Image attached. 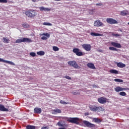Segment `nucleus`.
<instances>
[{"instance_id": "obj_1", "label": "nucleus", "mask_w": 129, "mask_h": 129, "mask_svg": "<svg viewBox=\"0 0 129 129\" xmlns=\"http://www.w3.org/2000/svg\"><path fill=\"white\" fill-rule=\"evenodd\" d=\"M64 119H67V121L71 123H75V124H79L80 119L78 117H64Z\"/></svg>"}, {"instance_id": "obj_2", "label": "nucleus", "mask_w": 129, "mask_h": 129, "mask_svg": "<svg viewBox=\"0 0 129 129\" xmlns=\"http://www.w3.org/2000/svg\"><path fill=\"white\" fill-rule=\"evenodd\" d=\"M25 15L28 18H35L37 16V12L34 10H29L25 12Z\"/></svg>"}, {"instance_id": "obj_3", "label": "nucleus", "mask_w": 129, "mask_h": 129, "mask_svg": "<svg viewBox=\"0 0 129 129\" xmlns=\"http://www.w3.org/2000/svg\"><path fill=\"white\" fill-rule=\"evenodd\" d=\"M90 108L92 111H104V109H103V108L100 106H97L96 105H93L90 107Z\"/></svg>"}, {"instance_id": "obj_4", "label": "nucleus", "mask_w": 129, "mask_h": 129, "mask_svg": "<svg viewBox=\"0 0 129 129\" xmlns=\"http://www.w3.org/2000/svg\"><path fill=\"white\" fill-rule=\"evenodd\" d=\"M68 64H69V66H71L72 67L75 68V69H80V66L77 64V62L75 60L69 61L68 62Z\"/></svg>"}, {"instance_id": "obj_5", "label": "nucleus", "mask_w": 129, "mask_h": 129, "mask_svg": "<svg viewBox=\"0 0 129 129\" xmlns=\"http://www.w3.org/2000/svg\"><path fill=\"white\" fill-rule=\"evenodd\" d=\"M31 42H32V40H31V39L28 38H23L22 39H18L16 41L15 43H31Z\"/></svg>"}, {"instance_id": "obj_6", "label": "nucleus", "mask_w": 129, "mask_h": 129, "mask_svg": "<svg viewBox=\"0 0 129 129\" xmlns=\"http://www.w3.org/2000/svg\"><path fill=\"white\" fill-rule=\"evenodd\" d=\"M107 98H105V97H101L98 98V102L101 104H104L106 102H107Z\"/></svg>"}, {"instance_id": "obj_7", "label": "nucleus", "mask_w": 129, "mask_h": 129, "mask_svg": "<svg viewBox=\"0 0 129 129\" xmlns=\"http://www.w3.org/2000/svg\"><path fill=\"white\" fill-rule=\"evenodd\" d=\"M106 22L108 24H109L110 25H113L115 24H118L117 21L113 19V18H107L106 19Z\"/></svg>"}, {"instance_id": "obj_8", "label": "nucleus", "mask_w": 129, "mask_h": 129, "mask_svg": "<svg viewBox=\"0 0 129 129\" xmlns=\"http://www.w3.org/2000/svg\"><path fill=\"white\" fill-rule=\"evenodd\" d=\"M83 123H84V124L86 125V126L87 127H90V128L95 127V124H92V123H90V122H89L88 121L84 120L83 121Z\"/></svg>"}, {"instance_id": "obj_9", "label": "nucleus", "mask_w": 129, "mask_h": 129, "mask_svg": "<svg viewBox=\"0 0 129 129\" xmlns=\"http://www.w3.org/2000/svg\"><path fill=\"white\" fill-rule=\"evenodd\" d=\"M80 51V50L79 48H74L73 49V53H76L77 56H83V53Z\"/></svg>"}, {"instance_id": "obj_10", "label": "nucleus", "mask_w": 129, "mask_h": 129, "mask_svg": "<svg viewBox=\"0 0 129 129\" xmlns=\"http://www.w3.org/2000/svg\"><path fill=\"white\" fill-rule=\"evenodd\" d=\"M82 46L86 51H89L91 50V45L89 44H84Z\"/></svg>"}, {"instance_id": "obj_11", "label": "nucleus", "mask_w": 129, "mask_h": 129, "mask_svg": "<svg viewBox=\"0 0 129 129\" xmlns=\"http://www.w3.org/2000/svg\"><path fill=\"white\" fill-rule=\"evenodd\" d=\"M94 26L95 27H102L104 26V24L100 20H96L94 23Z\"/></svg>"}, {"instance_id": "obj_12", "label": "nucleus", "mask_w": 129, "mask_h": 129, "mask_svg": "<svg viewBox=\"0 0 129 129\" xmlns=\"http://www.w3.org/2000/svg\"><path fill=\"white\" fill-rule=\"evenodd\" d=\"M114 90L115 91H116V92H119L120 91H123L124 90H129V89L121 88L119 86H117L114 88Z\"/></svg>"}, {"instance_id": "obj_13", "label": "nucleus", "mask_w": 129, "mask_h": 129, "mask_svg": "<svg viewBox=\"0 0 129 129\" xmlns=\"http://www.w3.org/2000/svg\"><path fill=\"white\" fill-rule=\"evenodd\" d=\"M40 36H43L41 37V40H47L48 38H50V34L49 33H43L40 34Z\"/></svg>"}, {"instance_id": "obj_14", "label": "nucleus", "mask_w": 129, "mask_h": 129, "mask_svg": "<svg viewBox=\"0 0 129 129\" xmlns=\"http://www.w3.org/2000/svg\"><path fill=\"white\" fill-rule=\"evenodd\" d=\"M0 62H3V63H7L8 64H10V65L15 66V63H14L13 61L6 60L1 58H0Z\"/></svg>"}, {"instance_id": "obj_15", "label": "nucleus", "mask_w": 129, "mask_h": 129, "mask_svg": "<svg viewBox=\"0 0 129 129\" xmlns=\"http://www.w3.org/2000/svg\"><path fill=\"white\" fill-rule=\"evenodd\" d=\"M111 45L115 48H121V45L117 42H111Z\"/></svg>"}, {"instance_id": "obj_16", "label": "nucleus", "mask_w": 129, "mask_h": 129, "mask_svg": "<svg viewBox=\"0 0 129 129\" xmlns=\"http://www.w3.org/2000/svg\"><path fill=\"white\" fill-rule=\"evenodd\" d=\"M39 9L41 12H50L51 11V9H49V8H44V7H39Z\"/></svg>"}, {"instance_id": "obj_17", "label": "nucleus", "mask_w": 129, "mask_h": 129, "mask_svg": "<svg viewBox=\"0 0 129 129\" xmlns=\"http://www.w3.org/2000/svg\"><path fill=\"white\" fill-rule=\"evenodd\" d=\"M34 113H37L38 114H40L42 112V109L39 107H35L34 109Z\"/></svg>"}, {"instance_id": "obj_18", "label": "nucleus", "mask_w": 129, "mask_h": 129, "mask_svg": "<svg viewBox=\"0 0 129 129\" xmlns=\"http://www.w3.org/2000/svg\"><path fill=\"white\" fill-rule=\"evenodd\" d=\"M57 125L60 127H67L68 125L66 123H63L60 121H58L57 123Z\"/></svg>"}, {"instance_id": "obj_19", "label": "nucleus", "mask_w": 129, "mask_h": 129, "mask_svg": "<svg viewBox=\"0 0 129 129\" xmlns=\"http://www.w3.org/2000/svg\"><path fill=\"white\" fill-rule=\"evenodd\" d=\"M0 111H9V109L5 107L4 105L0 104Z\"/></svg>"}, {"instance_id": "obj_20", "label": "nucleus", "mask_w": 129, "mask_h": 129, "mask_svg": "<svg viewBox=\"0 0 129 129\" xmlns=\"http://www.w3.org/2000/svg\"><path fill=\"white\" fill-rule=\"evenodd\" d=\"M87 67L90 68V69H96L95 66H94V64L92 63H88L87 64Z\"/></svg>"}, {"instance_id": "obj_21", "label": "nucleus", "mask_w": 129, "mask_h": 129, "mask_svg": "<svg viewBox=\"0 0 129 129\" xmlns=\"http://www.w3.org/2000/svg\"><path fill=\"white\" fill-rule=\"evenodd\" d=\"M117 67H119V68H124V67H125V64L123 63L122 62H118L117 63Z\"/></svg>"}, {"instance_id": "obj_22", "label": "nucleus", "mask_w": 129, "mask_h": 129, "mask_svg": "<svg viewBox=\"0 0 129 129\" xmlns=\"http://www.w3.org/2000/svg\"><path fill=\"white\" fill-rule=\"evenodd\" d=\"M109 73L111 74H118V72L117 70L113 69L110 70Z\"/></svg>"}, {"instance_id": "obj_23", "label": "nucleus", "mask_w": 129, "mask_h": 129, "mask_svg": "<svg viewBox=\"0 0 129 129\" xmlns=\"http://www.w3.org/2000/svg\"><path fill=\"white\" fill-rule=\"evenodd\" d=\"M62 111L59 109H55L54 110H52V113H61Z\"/></svg>"}, {"instance_id": "obj_24", "label": "nucleus", "mask_w": 129, "mask_h": 129, "mask_svg": "<svg viewBox=\"0 0 129 129\" xmlns=\"http://www.w3.org/2000/svg\"><path fill=\"white\" fill-rule=\"evenodd\" d=\"M128 14V12L126 11H122L120 12L121 16H127Z\"/></svg>"}, {"instance_id": "obj_25", "label": "nucleus", "mask_w": 129, "mask_h": 129, "mask_svg": "<svg viewBox=\"0 0 129 129\" xmlns=\"http://www.w3.org/2000/svg\"><path fill=\"white\" fill-rule=\"evenodd\" d=\"M26 127V129H36V126L32 125H27Z\"/></svg>"}, {"instance_id": "obj_26", "label": "nucleus", "mask_w": 129, "mask_h": 129, "mask_svg": "<svg viewBox=\"0 0 129 129\" xmlns=\"http://www.w3.org/2000/svg\"><path fill=\"white\" fill-rule=\"evenodd\" d=\"M90 34H91V36H95V37L99 36H102V34H100L99 33H95L94 32H91Z\"/></svg>"}, {"instance_id": "obj_27", "label": "nucleus", "mask_w": 129, "mask_h": 129, "mask_svg": "<svg viewBox=\"0 0 129 129\" xmlns=\"http://www.w3.org/2000/svg\"><path fill=\"white\" fill-rule=\"evenodd\" d=\"M37 55H39V56H44V55H45V52L40 50L39 51H37Z\"/></svg>"}, {"instance_id": "obj_28", "label": "nucleus", "mask_w": 129, "mask_h": 129, "mask_svg": "<svg viewBox=\"0 0 129 129\" xmlns=\"http://www.w3.org/2000/svg\"><path fill=\"white\" fill-rule=\"evenodd\" d=\"M93 120L94 121V122H101V120L98 118H94Z\"/></svg>"}, {"instance_id": "obj_29", "label": "nucleus", "mask_w": 129, "mask_h": 129, "mask_svg": "<svg viewBox=\"0 0 129 129\" xmlns=\"http://www.w3.org/2000/svg\"><path fill=\"white\" fill-rule=\"evenodd\" d=\"M3 40H4V41H3L4 43H9L10 40H9V39H8L6 37H3Z\"/></svg>"}, {"instance_id": "obj_30", "label": "nucleus", "mask_w": 129, "mask_h": 129, "mask_svg": "<svg viewBox=\"0 0 129 129\" xmlns=\"http://www.w3.org/2000/svg\"><path fill=\"white\" fill-rule=\"evenodd\" d=\"M109 49L110 50V51H118L117 48L113 47H109Z\"/></svg>"}, {"instance_id": "obj_31", "label": "nucleus", "mask_w": 129, "mask_h": 129, "mask_svg": "<svg viewBox=\"0 0 129 129\" xmlns=\"http://www.w3.org/2000/svg\"><path fill=\"white\" fill-rule=\"evenodd\" d=\"M114 81H115V82H121V83L123 82V80L119 79H115L114 80Z\"/></svg>"}, {"instance_id": "obj_32", "label": "nucleus", "mask_w": 129, "mask_h": 129, "mask_svg": "<svg viewBox=\"0 0 129 129\" xmlns=\"http://www.w3.org/2000/svg\"><path fill=\"white\" fill-rule=\"evenodd\" d=\"M119 95H121V96H126V93L124 92H121L119 93Z\"/></svg>"}, {"instance_id": "obj_33", "label": "nucleus", "mask_w": 129, "mask_h": 129, "mask_svg": "<svg viewBox=\"0 0 129 129\" xmlns=\"http://www.w3.org/2000/svg\"><path fill=\"white\" fill-rule=\"evenodd\" d=\"M43 25H44V26H52L51 23L48 22H44Z\"/></svg>"}, {"instance_id": "obj_34", "label": "nucleus", "mask_w": 129, "mask_h": 129, "mask_svg": "<svg viewBox=\"0 0 129 129\" xmlns=\"http://www.w3.org/2000/svg\"><path fill=\"white\" fill-rule=\"evenodd\" d=\"M111 35L113 36V37H120V35L118 34L112 33Z\"/></svg>"}, {"instance_id": "obj_35", "label": "nucleus", "mask_w": 129, "mask_h": 129, "mask_svg": "<svg viewBox=\"0 0 129 129\" xmlns=\"http://www.w3.org/2000/svg\"><path fill=\"white\" fill-rule=\"evenodd\" d=\"M53 51H59V48H58V47L57 46H53Z\"/></svg>"}, {"instance_id": "obj_36", "label": "nucleus", "mask_w": 129, "mask_h": 129, "mask_svg": "<svg viewBox=\"0 0 129 129\" xmlns=\"http://www.w3.org/2000/svg\"><path fill=\"white\" fill-rule=\"evenodd\" d=\"M8 0H0V3L1 4H7Z\"/></svg>"}, {"instance_id": "obj_37", "label": "nucleus", "mask_w": 129, "mask_h": 129, "mask_svg": "<svg viewBox=\"0 0 129 129\" xmlns=\"http://www.w3.org/2000/svg\"><path fill=\"white\" fill-rule=\"evenodd\" d=\"M22 27H23V28H28V27H29V25L27 23H24L22 24Z\"/></svg>"}, {"instance_id": "obj_38", "label": "nucleus", "mask_w": 129, "mask_h": 129, "mask_svg": "<svg viewBox=\"0 0 129 129\" xmlns=\"http://www.w3.org/2000/svg\"><path fill=\"white\" fill-rule=\"evenodd\" d=\"M72 94H73L74 95H78V94H80V92H79L78 91H77V92H72Z\"/></svg>"}, {"instance_id": "obj_39", "label": "nucleus", "mask_w": 129, "mask_h": 129, "mask_svg": "<svg viewBox=\"0 0 129 129\" xmlns=\"http://www.w3.org/2000/svg\"><path fill=\"white\" fill-rule=\"evenodd\" d=\"M60 103H61V104H63V105L68 104V103H66V102L62 100L60 101Z\"/></svg>"}, {"instance_id": "obj_40", "label": "nucleus", "mask_w": 129, "mask_h": 129, "mask_svg": "<svg viewBox=\"0 0 129 129\" xmlns=\"http://www.w3.org/2000/svg\"><path fill=\"white\" fill-rule=\"evenodd\" d=\"M63 78L68 79V80H71V77H70L69 76H66L65 77H63Z\"/></svg>"}, {"instance_id": "obj_41", "label": "nucleus", "mask_w": 129, "mask_h": 129, "mask_svg": "<svg viewBox=\"0 0 129 129\" xmlns=\"http://www.w3.org/2000/svg\"><path fill=\"white\" fill-rule=\"evenodd\" d=\"M30 55L32 56V57H35L36 56V53L35 52H30Z\"/></svg>"}, {"instance_id": "obj_42", "label": "nucleus", "mask_w": 129, "mask_h": 129, "mask_svg": "<svg viewBox=\"0 0 129 129\" xmlns=\"http://www.w3.org/2000/svg\"><path fill=\"white\" fill-rule=\"evenodd\" d=\"M96 6H102V4H101V3L96 4Z\"/></svg>"}, {"instance_id": "obj_43", "label": "nucleus", "mask_w": 129, "mask_h": 129, "mask_svg": "<svg viewBox=\"0 0 129 129\" xmlns=\"http://www.w3.org/2000/svg\"><path fill=\"white\" fill-rule=\"evenodd\" d=\"M32 2H33V3H37L38 2V0H31Z\"/></svg>"}, {"instance_id": "obj_44", "label": "nucleus", "mask_w": 129, "mask_h": 129, "mask_svg": "<svg viewBox=\"0 0 129 129\" xmlns=\"http://www.w3.org/2000/svg\"><path fill=\"white\" fill-rule=\"evenodd\" d=\"M85 115H86V116L89 115V113H88V112L85 113Z\"/></svg>"}, {"instance_id": "obj_45", "label": "nucleus", "mask_w": 129, "mask_h": 129, "mask_svg": "<svg viewBox=\"0 0 129 129\" xmlns=\"http://www.w3.org/2000/svg\"><path fill=\"white\" fill-rule=\"evenodd\" d=\"M58 129H66V128H65V127H59V128H58Z\"/></svg>"}, {"instance_id": "obj_46", "label": "nucleus", "mask_w": 129, "mask_h": 129, "mask_svg": "<svg viewBox=\"0 0 129 129\" xmlns=\"http://www.w3.org/2000/svg\"><path fill=\"white\" fill-rule=\"evenodd\" d=\"M93 87L94 88H95V87H97V86L96 85H93Z\"/></svg>"}, {"instance_id": "obj_47", "label": "nucleus", "mask_w": 129, "mask_h": 129, "mask_svg": "<svg viewBox=\"0 0 129 129\" xmlns=\"http://www.w3.org/2000/svg\"><path fill=\"white\" fill-rule=\"evenodd\" d=\"M99 52H102V50H99Z\"/></svg>"}, {"instance_id": "obj_48", "label": "nucleus", "mask_w": 129, "mask_h": 129, "mask_svg": "<svg viewBox=\"0 0 129 129\" xmlns=\"http://www.w3.org/2000/svg\"><path fill=\"white\" fill-rule=\"evenodd\" d=\"M127 25H129V22L127 23Z\"/></svg>"}]
</instances>
